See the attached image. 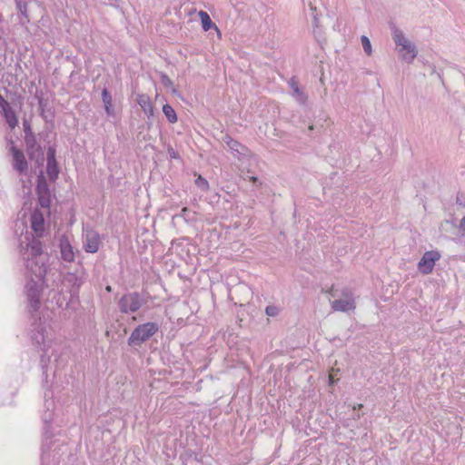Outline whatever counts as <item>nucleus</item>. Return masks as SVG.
I'll use <instances>...</instances> for the list:
<instances>
[{
	"label": "nucleus",
	"mask_w": 465,
	"mask_h": 465,
	"mask_svg": "<svg viewBox=\"0 0 465 465\" xmlns=\"http://www.w3.org/2000/svg\"><path fill=\"white\" fill-rule=\"evenodd\" d=\"M311 10L312 11V19H313V25H314V26L317 27L318 26L319 19H318V16H317L316 8L311 7Z\"/></svg>",
	"instance_id": "nucleus-38"
},
{
	"label": "nucleus",
	"mask_w": 465,
	"mask_h": 465,
	"mask_svg": "<svg viewBox=\"0 0 465 465\" xmlns=\"http://www.w3.org/2000/svg\"><path fill=\"white\" fill-rule=\"evenodd\" d=\"M100 235L94 230L86 231L84 234V248L86 252L95 253L100 246Z\"/></svg>",
	"instance_id": "nucleus-9"
},
{
	"label": "nucleus",
	"mask_w": 465,
	"mask_h": 465,
	"mask_svg": "<svg viewBox=\"0 0 465 465\" xmlns=\"http://www.w3.org/2000/svg\"><path fill=\"white\" fill-rule=\"evenodd\" d=\"M38 203L42 208H49L51 204V192L48 193L37 194Z\"/></svg>",
	"instance_id": "nucleus-25"
},
{
	"label": "nucleus",
	"mask_w": 465,
	"mask_h": 465,
	"mask_svg": "<svg viewBox=\"0 0 465 465\" xmlns=\"http://www.w3.org/2000/svg\"><path fill=\"white\" fill-rule=\"evenodd\" d=\"M3 35H4V30L2 27H0V40L3 39Z\"/></svg>",
	"instance_id": "nucleus-44"
},
{
	"label": "nucleus",
	"mask_w": 465,
	"mask_h": 465,
	"mask_svg": "<svg viewBox=\"0 0 465 465\" xmlns=\"http://www.w3.org/2000/svg\"><path fill=\"white\" fill-rule=\"evenodd\" d=\"M402 51H405V53L402 54V60L409 64L412 63L418 53L415 45L411 41H409L406 45H403V47L400 49V52Z\"/></svg>",
	"instance_id": "nucleus-16"
},
{
	"label": "nucleus",
	"mask_w": 465,
	"mask_h": 465,
	"mask_svg": "<svg viewBox=\"0 0 465 465\" xmlns=\"http://www.w3.org/2000/svg\"><path fill=\"white\" fill-rule=\"evenodd\" d=\"M250 181H252L253 183H258L259 180L257 177L252 176V177H250Z\"/></svg>",
	"instance_id": "nucleus-42"
},
{
	"label": "nucleus",
	"mask_w": 465,
	"mask_h": 465,
	"mask_svg": "<svg viewBox=\"0 0 465 465\" xmlns=\"http://www.w3.org/2000/svg\"><path fill=\"white\" fill-rule=\"evenodd\" d=\"M291 86L293 90V93L297 94V96L301 97L302 101L306 100L304 93L298 87L296 83H292Z\"/></svg>",
	"instance_id": "nucleus-34"
},
{
	"label": "nucleus",
	"mask_w": 465,
	"mask_h": 465,
	"mask_svg": "<svg viewBox=\"0 0 465 465\" xmlns=\"http://www.w3.org/2000/svg\"><path fill=\"white\" fill-rule=\"evenodd\" d=\"M159 331V324L154 322H148L136 326L127 340L130 347L137 349L143 343L149 341Z\"/></svg>",
	"instance_id": "nucleus-2"
},
{
	"label": "nucleus",
	"mask_w": 465,
	"mask_h": 465,
	"mask_svg": "<svg viewBox=\"0 0 465 465\" xmlns=\"http://www.w3.org/2000/svg\"><path fill=\"white\" fill-rule=\"evenodd\" d=\"M173 94H177V90L175 88L173 89Z\"/></svg>",
	"instance_id": "nucleus-46"
},
{
	"label": "nucleus",
	"mask_w": 465,
	"mask_h": 465,
	"mask_svg": "<svg viewBox=\"0 0 465 465\" xmlns=\"http://www.w3.org/2000/svg\"><path fill=\"white\" fill-rule=\"evenodd\" d=\"M195 185L201 189L203 192H207L210 188L208 181L203 177L202 175H198V177L194 181Z\"/></svg>",
	"instance_id": "nucleus-26"
},
{
	"label": "nucleus",
	"mask_w": 465,
	"mask_h": 465,
	"mask_svg": "<svg viewBox=\"0 0 465 465\" xmlns=\"http://www.w3.org/2000/svg\"><path fill=\"white\" fill-rule=\"evenodd\" d=\"M62 258L65 262H73L74 259V253L73 248L67 239H62L60 242Z\"/></svg>",
	"instance_id": "nucleus-18"
},
{
	"label": "nucleus",
	"mask_w": 465,
	"mask_h": 465,
	"mask_svg": "<svg viewBox=\"0 0 465 465\" xmlns=\"http://www.w3.org/2000/svg\"><path fill=\"white\" fill-rule=\"evenodd\" d=\"M160 81L162 84L166 87L170 88L173 86V82L170 79V77L163 72L159 73Z\"/></svg>",
	"instance_id": "nucleus-28"
},
{
	"label": "nucleus",
	"mask_w": 465,
	"mask_h": 465,
	"mask_svg": "<svg viewBox=\"0 0 465 465\" xmlns=\"http://www.w3.org/2000/svg\"><path fill=\"white\" fill-rule=\"evenodd\" d=\"M44 279L40 280L32 274L31 279L25 284V292L31 313L36 312L40 308V298Z\"/></svg>",
	"instance_id": "nucleus-3"
},
{
	"label": "nucleus",
	"mask_w": 465,
	"mask_h": 465,
	"mask_svg": "<svg viewBox=\"0 0 465 465\" xmlns=\"http://www.w3.org/2000/svg\"><path fill=\"white\" fill-rule=\"evenodd\" d=\"M460 229L463 232V233L465 234V216L463 217V219L461 220L460 222Z\"/></svg>",
	"instance_id": "nucleus-40"
},
{
	"label": "nucleus",
	"mask_w": 465,
	"mask_h": 465,
	"mask_svg": "<svg viewBox=\"0 0 465 465\" xmlns=\"http://www.w3.org/2000/svg\"><path fill=\"white\" fill-rule=\"evenodd\" d=\"M48 104V101L45 100V99H39V103H38V105H39V109H40V115L46 120V116H45V108Z\"/></svg>",
	"instance_id": "nucleus-33"
},
{
	"label": "nucleus",
	"mask_w": 465,
	"mask_h": 465,
	"mask_svg": "<svg viewBox=\"0 0 465 465\" xmlns=\"http://www.w3.org/2000/svg\"><path fill=\"white\" fill-rule=\"evenodd\" d=\"M361 42L362 48H363L364 52L368 55H371V44L370 39L366 35H362L361 37Z\"/></svg>",
	"instance_id": "nucleus-27"
},
{
	"label": "nucleus",
	"mask_w": 465,
	"mask_h": 465,
	"mask_svg": "<svg viewBox=\"0 0 465 465\" xmlns=\"http://www.w3.org/2000/svg\"><path fill=\"white\" fill-rule=\"evenodd\" d=\"M168 153L172 158L177 157V153L173 148L168 149Z\"/></svg>",
	"instance_id": "nucleus-39"
},
{
	"label": "nucleus",
	"mask_w": 465,
	"mask_h": 465,
	"mask_svg": "<svg viewBox=\"0 0 465 465\" xmlns=\"http://www.w3.org/2000/svg\"><path fill=\"white\" fill-rule=\"evenodd\" d=\"M45 354V352L44 354H42V355H41V358H42V359L44 358Z\"/></svg>",
	"instance_id": "nucleus-48"
},
{
	"label": "nucleus",
	"mask_w": 465,
	"mask_h": 465,
	"mask_svg": "<svg viewBox=\"0 0 465 465\" xmlns=\"http://www.w3.org/2000/svg\"><path fill=\"white\" fill-rule=\"evenodd\" d=\"M35 192L37 194L48 193V192H50L49 185L42 173L37 177Z\"/></svg>",
	"instance_id": "nucleus-22"
},
{
	"label": "nucleus",
	"mask_w": 465,
	"mask_h": 465,
	"mask_svg": "<svg viewBox=\"0 0 465 465\" xmlns=\"http://www.w3.org/2000/svg\"><path fill=\"white\" fill-rule=\"evenodd\" d=\"M136 102L148 117L153 116V106L148 94H137Z\"/></svg>",
	"instance_id": "nucleus-11"
},
{
	"label": "nucleus",
	"mask_w": 465,
	"mask_h": 465,
	"mask_svg": "<svg viewBox=\"0 0 465 465\" xmlns=\"http://www.w3.org/2000/svg\"><path fill=\"white\" fill-rule=\"evenodd\" d=\"M232 141H233V138L228 134H224L221 137V142L223 143L226 144L227 147H228V144H230L232 143Z\"/></svg>",
	"instance_id": "nucleus-36"
},
{
	"label": "nucleus",
	"mask_w": 465,
	"mask_h": 465,
	"mask_svg": "<svg viewBox=\"0 0 465 465\" xmlns=\"http://www.w3.org/2000/svg\"><path fill=\"white\" fill-rule=\"evenodd\" d=\"M331 308L336 312H349L355 308L352 299H337L331 302Z\"/></svg>",
	"instance_id": "nucleus-12"
},
{
	"label": "nucleus",
	"mask_w": 465,
	"mask_h": 465,
	"mask_svg": "<svg viewBox=\"0 0 465 465\" xmlns=\"http://www.w3.org/2000/svg\"><path fill=\"white\" fill-rule=\"evenodd\" d=\"M191 213L190 209L187 208V207H183L182 210H181V213L180 214H178V216L180 217H183L184 220H189V213Z\"/></svg>",
	"instance_id": "nucleus-37"
},
{
	"label": "nucleus",
	"mask_w": 465,
	"mask_h": 465,
	"mask_svg": "<svg viewBox=\"0 0 465 465\" xmlns=\"http://www.w3.org/2000/svg\"><path fill=\"white\" fill-rule=\"evenodd\" d=\"M146 301L138 292H128L124 294L119 302L118 307L122 313H134L138 312Z\"/></svg>",
	"instance_id": "nucleus-4"
},
{
	"label": "nucleus",
	"mask_w": 465,
	"mask_h": 465,
	"mask_svg": "<svg viewBox=\"0 0 465 465\" xmlns=\"http://www.w3.org/2000/svg\"><path fill=\"white\" fill-rule=\"evenodd\" d=\"M25 143L29 159L35 161L38 164H43L45 161L44 150L37 143L36 136L25 138Z\"/></svg>",
	"instance_id": "nucleus-7"
},
{
	"label": "nucleus",
	"mask_w": 465,
	"mask_h": 465,
	"mask_svg": "<svg viewBox=\"0 0 465 465\" xmlns=\"http://www.w3.org/2000/svg\"><path fill=\"white\" fill-rule=\"evenodd\" d=\"M63 283L71 287L70 293L75 295L78 293L80 287L83 285L84 281L75 273L68 272L64 275Z\"/></svg>",
	"instance_id": "nucleus-10"
},
{
	"label": "nucleus",
	"mask_w": 465,
	"mask_h": 465,
	"mask_svg": "<svg viewBox=\"0 0 465 465\" xmlns=\"http://www.w3.org/2000/svg\"><path fill=\"white\" fill-rule=\"evenodd\" d=\"M16 5H21V3L27 2V0H15Z\"/></svg>",
	"instance_id": "nucleus-43"
},
{
	"label": "nucleus",
	"mask_w": 465,
	"mask_h": 465,
	"mask_svg": "<svg viewBox=\"0 0 465 465\" xmlns=\"http://www.w3.org/2000/svg\"><path fill=\"white\" fill-rule=\"evenodd\" d=\"M234 157L241 159L242 157L247 156L249 153V149L241 143L240 142L233 139L227 147Z\"/></svg>",
	"instance_id": "nucleus-13"
},
{
	"label": "nucleus",
	"mask_w": 465,
	"mask_h": 465,
	"mask_svg": "<svg viewBox=\"0 0 465 465\" xmlns=\"http://www.w3.org/2000/svg\"><path fill=\"white\" fill-rule=\"evenodd\" d=\"M392 39L395 45L401 47H403V45L409 42L403 32L396 27L392 28Z\"/></svg>",
	"instance_id": "nucleus-21"
},
{
	"label": "nucleus",
	"mask_w": 465,
	"mask_h": 465,
	"mask_svg": "<svg viewBox=\"0 0 465 465\" xmlns=\"http://www.w3.org/2000/svg\"><path fill=\"white\" fill-rule=\"evenodd\" d=\"M309 130H313V126H312V125H311V126L309 127Z\"/></svg>",
	"instance_id": "nucleus-47"
},
{
	"label": "nucleus",
	"mask_w": 465,
	"mask_h": 465,
	"mask_svg": "<svg viewBox=\"0 0 465 465\" xmlns=\"http://www.w3.org/2000/svg\"><path fill=\"white\" fill-rule=\"evenodd\" d=\"M163 113L171 124L177 122V114L174 109L169 104H166L163 106Z\"/></svg>",
	"instance_id": "nucleus-23"
},
{
	"label": "nucleus",
	"mask_w": 465,
	"mask_h": 465,
	"mask_svg": "<svg viewBox=\"0 0 465 465\" xmlns=\"http://www.w3.org/2000/svg\"><path fill=\"white\" fill-rule=\"evenodd\" d=\"M46 173H47L49 179L52 182H54L58 178L59 167H58L57 161L47 162Z\"/></svg>",
	"instance_id": "nucleus-20"
},
{
	"label": "nucleus",
	"mask_w": 465,
	"mask_h": 465,
	"mask_svg": "<svg viewBox=\"0 0 465 465\" xmlns=\"http://www.w3.org/2000/svg\"><path fill=\"white\" fill-rule=\"evenodd\" d=\"M9 107H11L10 104L0 94V108L2 109V112L5 109H9Z\"/></svg>",
	"instance_id": "nucleus-35"
},
{
	"label": "nucleus",
	"mask_w": 465,
	"mask_h": 465,
	"mask_svg": "<svg viewBox=\"0 0 465 465\" xmlns=\"http://www.w3.org/2000/svg\"><path fill=\"white\" fill-rule=\"evenodd\" d=\"M279 312H280L279 308L277 306H273V305H269L265 309V313L271 317L277 316L279 314Z\"/></svg>",
	"instance_id": "nucleus-32"
},
{
	"label": "nucleus",
	"mask_w": 465,
	"mask_h": 465,
	"mask_svg": "<svg viewBox=\"0 0 465 465\" xmlns=\"http://www.w3.org/2000/svg\"><path fill=\"white\" fill-rule=\"evenodd\" d=\"M102 100L106 114L112 117L115 116V112L113 105V98L111 93L106 87L102 90Z\"/></svg>",
	"instance_id": "nucleus-14"
},
{
	"label": "nucleus",
	"mask_w": 465,
	"mask_h": 465,
	"mask_svg": "<svg viewBox=\"0 0 465 465\" xmlns=\"http://www.w3.org/2000/svg\"><path fill=\"white\" fill-rule=\"evenodd\" d=\"M35 97L37 99L38 103H39V99H44L42 93H38V92L35 93Z\"/></svg>",
	"instance_id": "nucleus-41"
},
{
	"label": "nucleus",
	"mask_w": 465,
	"mask_h": 465,
	"mask_svg": "<svg viewBox=\"0 0 465 465\" xmlns=\"http://www.w3.org/2000/svg\"><path fill=\"white\" fill-rule=\"evenodd\" d=\"M32 239L26 244L25 251L23 252V258L25 260V266L31 273L38 278H45L47 269L43 256L42 242L33 234Z\"/></svg>",
	"instance_id": "nucleus-1"
},
{
	"label": "nucleus",
	"mask_w": 465,
	"mask_h": 465,
	"mask_svg": "<svg viewBox=\"0 0 465 465\" xmlns=\"http://www.w3.org/2000/svg\"><path fill=\"white\" fill-rule=\"evenodd\" d=\"M8 143L10 144L8 150L13 156V168L19 174H25L28 170V163L24 152L14 144L12 139H9Z\"/></svg>",
	"instance_id": "nucleus-5"
},
{
	"label": "nucleus",
	"mask_w": 465,
	"mask_h": 465,
	"mask_svg": "<svg viewBox=\"0 0 465 465\" xmlns=\"http://www.w3.org/2000/svg\"><path fill=\"white\" fill-rule=\"evenodd\" d=\"M33 322L31 324L30 329V338L33 344L36 345L37 348L45 351V348L42 345H45V328L41 322L40 318H35L33 314Z\"/></svg>",
	"instance_id": "nucleus-8"
},
{
	"label": "nucleus",
	"mask_w": 465,
	"mask_h": 465,
	"mask_svg": "<svg viewBox=\"0 0 465 465\" xmlns=\"http://www.w3.org/2000/svg\"><path fill=\"white\" fill-rule=\"evenodd\" d=\"M424 65H425L426 70L428 71V73L430 75L435 74H437L439 79L442 80L441 74L436 71V66L433 64L428 63V64H425Z\"/></svg>",
	"instance_id": "nucleus-30"
},
{
	"label": "nucleus",
	"mask_w": 465,
	"mask_h": 465,
	"mask_svg": "<svg viewBox=\"0 0 465 465\" xmlns=\"http://www.w3.org/2000/svg\"><path fill=\"white\" fill-rule=\"evenodd\" d=\"M23 128L25 132V138L35 136V134L32 131L30 123L25 119L23 121Z\"/></svg>",
	"instance_id": "nucleus-29"
},
{
	"label": "nucleus",
	"mask_w": 465,
	"mask_h": 465,
	"mask_svg": "<svg viewBox=\"0 0 465 465\" xmlns=\"http://www.w3.org/2000/svg\"><path fill=\"white\" fill-rule=\"evenodd\" d=\"M2 113L8 126L14 129L18 124V119L13 108L9 107V109H5Z\"/></svg>",
	"instance_id": "nucleus-19"
},
{
	"label": "nucleus",
	"mask_w": 465,
	"mask_h": 465,
	"mask_svg": "<svg viewBox=\"0 0 465 465\" xmlns=\"http://www.w3.org/2000/svg\"><path fill=\"white\" fill-rule=\"evenodd\" d=\"M198 15L201 19V23H202V28L204 32H207L209 30H211L212 28H213L219 35H221V32L219 30V28L217 27V25L212 21L210 15H208L207 12L205 11H203L201 10L199 13H198Z\"/></svg>",
	"instance_id": "nucleus-15"
},
{
	"label": "nucleus",
	"mask_w": 465,
	"mask_h": 465,
	"mask_svg": "<svg viewBox=\"0 0 465 465\" xmlns=\"http://www.w3.org/2000/svg\"><path fill=\"white\" fill-rule=\"evenodd\" d=\"M55 154H56L55 148L54 146H49L47 149V153H46V161L47 162L56 161Z\"/></svg>",
	"instance_id": "nucleus-31"
},
{
	"label": "nucleus",
	"mask_w": 465,
	"mask_h": 465,
	"mask_svg": "<svg viewBox=\"0 0 465 465\" xmlns=\"http://www.w3.org/2000/svg\"><path fill=\"white\" fill-rule=\"evenodd\" d=\"M440 257V252L437 250L425 252L418 262L419 271L423 274L431 273L436 262H438Z\"/></svg>",
	"instance_id": "nucleus-6"
},
{
	"label": "nucleus",
	"mask_w": 465,
	"mask_h": 465,
	"mask_svg": "<svg viewBox=\"0 0 465 465\" xmlns=\"http://www.w3.org/2000/svg\"><path fill=\"white\" fill-rule=\"evenodd\" d=\"M27 3L28 2H23L21 3V5H16V8L21 13L22 18L20 20V23L22 25L29 22V15L27 14Z\"/></svg>",
	"instance_id": "nucleus-24"
},
{
	"label": "nucleus",
	"mask_w": 465,
	"mask_h": 465,
	"mask_svg": "<svg viewBox=\"0 0 465 465\" xmlns=\"http://www.w3.org/2000/svg\"><path fill=\"white\" fill-rule=\"evenodd\" d=\"M31 227L38 236H41L44 231V217L39 212H35L31 215Z\"/></svg>",
	"instance_id": "nucleus-17"
},
{
	"label": "nucleus",
	"mask_w": 465,
	"mask_h": 465,
	"mask_svg": "<svg viewBox=\"0 0 465 465\" xmlns=\"http://www.w3.org/2000/svg\"><path fill=\"white\" fill-rule=\"evenodd\" d=\"M105 290H106V292H112V287L110 285H107L105 287Z\"/></svg>",
	"instance_id": "nucleus-45"
}]
</instances>
